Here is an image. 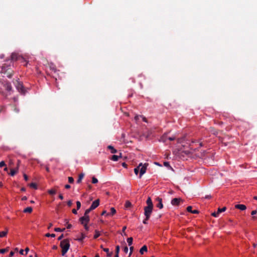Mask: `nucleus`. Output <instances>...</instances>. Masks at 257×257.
Wrapping results in <instances>:
<instances>
[{
    "mask_svg": "<svg viewBox=\"0 0 257 257\" xmlns=\"http://www.w3.org/2000/svg\"><path fill=\"white\" fill-rule=\"evenodd\" d=\"M2 84L5 89L7 91V92L6 93L4 91H0V94L6 98L9 95H11L12 94L14 90L12 85L9 81H4Z\"/></svg>",
    "mask_w": 257,
    "mask_h": 257,
    "instance_id": "1",
    "label": "nucleus"
},
{
    "mask_svg": "<svg viewBox=\"0 0 257 257\" xmlns=\"http://www.w3.org/2000/svg\"><path fill=\"white\" fill-rule=\"evenodd\" d=\"M147 165H148L147 164H145L143 165V164L141 163L139 164V165L137 167L135 168L134 172L136 175H138V174L139 173V172L140 171V175H139L140 178H141L142 177V176H143V175H144L146 173Z\"/></svg>",
    "mask_w": 257,
    "mask_h": 257,
    "instance_id": "2",
    "label": "nucleus"
},
{
    "mask_svg": "<svg viewBox=\"0 0 257 257\" xmlns=\"http://www.w3.org/2000/svg\"><path fill=\"white\" fill-rule=\"evenodd\" d=\"M60 247L62 248V255L63 256L68 251L70 247V243L69 240L67 239H64L60 242Z\"/></svg>",
    "mask_w": 257,
    "mask_h": 257,
    "instance_id": "3",
    "label": "nucleus"
},
{
    "mask_svg": "<svg viewBox=\"0 0 257 257\" xmlns=\"http://www.w3.org/2000/svg\"><path fill=\"white\" fill-rule=\"evenodd\" d=\"M15 86L18 90V91L21 93L22 94H25V90L24 89V86L20 81L17 80L16 81V82H14Z\"/></svg>",
    "mask_w": 257,
    "mask_h": 257,
    "instance_id": "4",
    "label": "nucleus"
},
{
    "mask_svg": "<svg viewBox=\"0 0 257 257\" xmlns=\"http://www.w3.org/2000/svg\"><path fill=\"white\" fill-rule=\"evenodd\" d=\"M2 72L9 78H11L14 74V71L13 70L10 68H6L5 66H3L2 68Z\"/></svg>",
    "mask_w": 257,
    "mask_h": 257,
    "instance_id": "5",
    "label": "nucleus"
},
{
    "mask_svg": "<svg viewBox=\"0 0 257 257\" xmlns=\"http://www.w3.org/2000/svg\"><path fill=\"white\" fill-rule=\"evenodd\" d=\"M153 206H146L144 208V214L147 219H149L152 214Z\"/></svg>",
    "mask_w": 257,
    "mask_h": 257,
    "instance_id": "6",
    "label": "nucleus"
},
{
    "mask_svg": "<svg viewBox=\"0 0 257 257\" xmlns=\"http://www.w3.org/2000/svg\"><path fill=\"white\" fill-rule=\"evenodd\" d=\"M89 216L85 215H84L83 216L79 218V221L82 224L84 223H88L89 222Z\"/></svg>",
    "mask_w": 257,
    "mask_h": 257,
    "instance_id": "7",
    "label": "nucleus"
},
{
    "mask_svg": "<svg viewBox=\"0 0 257 257\" xmlns=\"http://www.w3.org/2000/svg\"><path fill=\"white\" fill-rule=\"evenodd\" d=\"M181 201H182V200L181 198H175L172 200L171 204L174 206L179 205Z\"/></svg>",
    "mask_w": 257,
    "mask_h": 257,
    "instance_id": "8",
    "label": "nucleus"
},
{
    "mask_svg": "<svg viewBox=\"0 0 257 257\" xmlns=\"http://www.w3.org/2000/svg\"><path fill=\"white\" fill-rule=\"evenodd\" d=\"M156 200L158 202V203L156 204V207L160 209H162L163 207L162 198L157 197Z\"/></svg>",
    "mask_w": 257,
    "mask_h": 257,
    "instance_id": "9",
    "label": "nucleus"
},
{
    "mask_svg": "<svg viewBox=\"0 0 257 257\" xmlns=\"http://www.w3.org/2000/svg\"><path fill=\"white\" fill-rule=\"evenodd\" d=\"M99 200L97 199L92 202V203L90 207L92 210H93V209H95L96 207H97L99 206Z\"/></svg>",
    "mask_w": 257,
    "mask_h": 257,
    "instance_id": "10",
    "label": "nucleus"
},
{
    "mask_svg": "<svg viewBox=\"0 0 257 257\" xmlns=\"http://www.w3.org/2000/svg\"><path fill=\"white\" fill-rule=\"evenodd\" d=\"M235 208L240 210H244L246 209V206L243 204H236L235 205Z\"/></svg>",
    "mask_w": 257,
    "mask_h": 257,
    "instance_id": "11",
    "label": "nucleus"
},
{
    "mask_svg": "<svg viewBox=\"0 0 257 257\" xmlns=\"http://www.w3.org/2000/svg\"><path fill=\"white\" fill-rule=\"evenodd\" d=\"M11 57L12 60L16 61V60H18V59L19 58V56L18 55V54L17 53H13L12 54Z\"/></svg>",
    "mask_w": 257,
    "mask_h": 257,
    "instance_id": "12",
    "label": "nucleus"
},
{
    "mask_svg": "<svg viewBox=\"0 0 257 257\" xmlns=\"http://www.w3.org/2000/svg\"><path fill=\"white\" fill-rule=\"evenodd\" d=\"M85 237H86V235L84 233L81 232L80 233V237H78L76 239V240H78L79 241H82Z\"/></svg>",
    "mask_w": 257,
    "mask_h": 257,
    "instance_id": "13",
    "label": "nucleus"
},
{
    "mask_svg": "<svg viewBox=\"0 0 257 257\" xmlns=\"http://www.w3.org/2000/svg\"><path fill=\"white\" fill-rule=\"evenodd\" d=\"M146 203L147 206H153V204L151 197H149L147 200Z\"/></svg>",
    "mask_w": 257,
    "mask_h": 257,
    "instance_id": "14",
    "label": "nucleus"
},
{
    "mask_svg": "<svg viewBox=\"0 0 257 257\" xmlns=\"http://www.w3.org/2000/svg\"><path fill=\"white\" fill-rule=\"evenodd\" d=\"M18 172V168L17 167L16 169H12L11 170L10 175L12 176H14Z\"/></svg>",
    "mask_w": 257,
    "mask_h": 257,
    "instance_id": "15",
    "label": "nucleus"
},
{
    "mask_svg": "<svg viewBox=\"0 0 257 257\" xmlns=\"http://www.w3.org/2000/svg\"><path fill=\"white\" fill-rule=\"evenodd\" d=\"M145 251H147V246L146 245L143 246L140 250V252L141 254H143Z\"/></svg>",
    "mask_w": 257,
    "mask_h": 257,
    "instance_id": "16",
    "label": "nucleus"
},
{
    "mask_svg": "<svg viewBox=\"0 0 257 257\" xmlns=\"http://www.w3.org/2000/svg\"><path fill=\"white\" fill-rule=\"evenodd\" d=\"M84 174L83 173H81L79 175L78 179L77 180V183L79 184L81 182L82 180L84 177Z\"/></svg>",
    "mask_w": 257,
    "mask_h": 257,
    "instance_id": "17",
    "label": "nucleus"
},
{
    "mask_svg": "<svg viewBox=\"0 0 257 257\" xmlns=\"http://www.w3.org/2000/svg\"><path fill=\"white\" fill-rule=\"evenodd\" d=\"M33 211V208L32 207H28L27 208H26L25 209H24V210H23V212L24 213H31Z\"/></svg>",
    "mask_w": 257,
    "mask_h": 257,
    "instance_id": "18",
    "label": "nucleus"
},
{
    "mask_svg": "<svg viewBox=\"0 0 257 257\" xmlns=\"http://www.w3.org/2000/svg\"><path fill=\"white\" fill-rule=\"evenodd\" d=\"M107 148L108 149L110 150V151H111V153H112V154H115L116 153H117V150L116 149H115L113 147H112V146H108L107 147Z\"/></svg>",
    "mask_w": 257,
    "mask_h": 257,
    "instance_id": "19",
    "label": "nucleus"
},
{
    "mask_svg": "<svg viewBox=\"0 0 257 257\" xmlns=\"http://www.w3.org/2000/svg\"><path fill=\"white\" fill-rule=\"evenodd\" d=\"M103 250L107 253V257H111V255L112 254V252H109V249L108 248H103Z\"/></svg>",
    "mask_w": 257,
    "mask_h": 257,
    "instance_id": "20",
    "label": "nucleus"
},
{
    "mask_svg": "<svg viewBox=\"0 0 257 257\" xmlns=\"http://www.w3.org/2000/svg\"><path fill=\"white\" fill-rule=\"evenodd\" d=\"M120 157H121V155L117 156V155H113L112 156V157L111 158V160L113 161H117L118 160V158H120Z\"/></svg>",
    "mask_w": 257,
    "mask_h": 257,
    "instance_id": "21",
    "label": "nucleus"
},
{
    "mask_svg": "<svg viewBox=\"0 0 257 257\" xmlns=\"http://www.w3.org/2000/svg\"><path fill=\"white\" fill-rule=\"evenodd\" d=\"M8 230H7L6 231L0 232V237L6 236L8 234Z\"/></svg>",
    "mask_w": 257,
    "mask_h": 257,
    "instance_id": "22",
    "label": "nucleus"
},
{
    "mask_svg": "<svg viewBox=\"0 0 257 257\" xmlns=\"http://www.w3.org/2000/svg\"><path fill=\"white\" fill-rule=\"evenodd\" d=\"M226 209V208L225 207H223L222 208H218V210H217V213L218 214V215L221 213V212H223L224 211H225Z\"/></svg>",
    "mask_w": 257,
    "mask_h": 257,
    "instance_id": "23",
    "label": "nucleus"
},
{
    "mask_svg": "<svg viewBox=\"0 0 257 257\" xmlns=\"http://www.w3.org/2000/svg\"><path fill=\"white\" fill-rule=\"evenodd\" d=\"M133 241V238L132 237L127 238V242L129 246H131L132 244Z\"/></svg>",
    "mask_w": 257,
    "mask_h": 257,
    "instance_id": "24",
    "label": "nucleus"
},
{
    "mask_svg": "<svg viewBox=\"0 0 257 257\" xmlns=\"http://www.w3.org/2000/svg\"><path fill=\"white\" fill-rule=\"evenodd\" d=\"M115 213H116V210H115V209L114 208H113V207H111L110 208V213H109V215H113Z\"/></svg>",
    "mask_w": 257,
    "mask_h": 257,
    "instance_id": "25",
    "label": "nucleus"
},
{
    "mask_svg": "<svg viewBox=\"0 0 257 257\" xmlns=\"http://www.w3.org/2000/svg\"><path fill=\"white\" fill-rule=\"evenodd\" d=\"M100 234L98 230H96L95 231V234L94 235V239L97 238V237H98L100 236Z\"/></svg>",
    "mask_w": 257,
    "mask_h": 257,
    "instance_id": "26",
    "label": "nucleus"
},
{
    "mask_svg": "<svg viewBox=\"0 0 257 257\" xmlns=\"http://www.w3.org/2000/svg\"><path fill=\"white\" fill-rule=\"evenodd\" d=\"M65 230V228H55L54 230L56 232H63Z\"/></svg>",
    "mask_w": 257,
    "mask_h": 257,
    "instance_id": "27",
    "label": "nucleus"
},
{
    "mask_svg": "<svg viewBox=\"0 0 257 257\" xmlns=\"http://www.w3.org/2000/svg\"><path fill=\"white\" fill-rule=\"evenodd\" d=\"M48 193L50 194V195H54L55 194H56V191L55 190L53 189H50L48 191Z\"/></svg>",
    "mask_w": 257,
    "mask_h": 257,
    "instance_id": "28",
    "label": "nucleus"
},
{
    "mask_svg": "<svg viewBox=\"0 0 257 257\" xmlns=\"http://www.w3.org/2000/svg\"><path fill=\"white\" fill-rule=\"evenodd\" d=\"M131 206H132V204L130 201H126V202L125 203V208H129Z\"/></svg>",
    "mask_w": 257,
    "mask_h": 257,
    "instance_id": "29",
    "label": "nucleus"
},
{
    "mask_svg": "<svg viewBox=\"0 0 257 257\" xmlns=\"http://www.w3.org/2000/svg\"><path fill=\"white\" fill-rule=\"evenodd\" d=\"M92 209L90 207L89 208L86 209L85 211V213H84V215H87V216H89L88 215V214L89 213V212L92 211Z\"/></svg>",
    "mask_w": 257,
    "mask_h": 257,
    "instance_id": "30",
    "label": "nucleus"
},
{
    "mask_svg": "<svg viewBox=\"0 0 257 257\" xmlns=\"http://www.w3.org/2000/svg\"><path fill=\"white\" fill-rule=\"evenodd\" d=\"M98 182V180L94 177H93L92 178V183L93 184L97 183Z\"/></svg>",
    "mask_w": 257,
    "mask_h": 257,
    "instance_id": "31",
    "label": "nucleus"
},
{
    "mask_svg": "<svg viewBox=\"0 0 257 257\" xmlns=\"http://www.w3.org/2000/svg\"><path fill=\"white\" fill-rule=\"evenodd\" d=\"M45 236L47 237H55V234L54 233L50 234L49 233H48L46 234Z\"/></svg>",
    "mask_w": 257,
    "mask_h": 257,
    "instance_id": "32",
    "label": "nucleus"
},
{
    "mask_svg": "<svg viewBox=\"0 0 257 257\" xmlns=\"http://www.w3.org/2000/svg\"><path fill=\"white\" fill-rule=\"evenodd\" d=\"M68 182L69 183H73L74 182V179L72 177H69L68 178Z\"/></svg>",
    "mask_w": 257,
    "mask_h": 257,
    "instance_id": "33",
    "label": "nucleus"
},
{
    "mask_svg": "<svg viewBox=\"0 0 257 257\" xmlns=\"http://www.w3.org/2000/svg\"><path fill=\"white\" fill-rule=\"evenodd\" d=\"M9 250L8 248L0 249V252L2 253H4Z\"/></svg>",
    "mask_w": 257,
    "mask_h": 257,
    "instance_id": "34",
    "label": "nucleus"
},
{
    "mask_svg": "<svg viewBox=\"0 0 257 257\" xmlns=\"http://www.w3.org/2000/svg\"><path fill=\"white\" fill-rule=\"evenodd\" d=\"M76 205H77V209L78 210L81 207V203L80 201H77L76 202Z\"/></svg>",
    "mask_w": 257,
    "mask_h": 257,
    "instance_id": "35",
    "label": "nucleus"
},
{
    "mask_svg": "<svg viewBox=\"0 0 257 257\" xmlns=\"http://www.w3.org/2000/svg\"><path fill=\"white\" fill-rule=\"evenodd\" d=\"M119 246L117 245L115 247V254H119Z\"/></svg>",
    "mask_w": 257,
    "mask_h": 257,
    "instance_id": "36",
    "label": "nucleus"
},
{
    "mask_svg": "<svg viewBox=\"0 0 257 257\" xmlns=\"http://www.w3.org/2000/svg\"><path fill=\"white\" fill-rule=\"evenodd\" d=\"M30 186L32 188L37 189V185L34 183H32L30 184Z\"/></svg>",
    "mask_w": 257,
    "mask_h": 257,
    "instance_id": "37",
    "label": "nucleus"
},
{
    "mask_svg": "<svg viewBox=\"0 0 257 257\" xmlns=\"http://www.w3.org/2000/svg\"><path fill=\"white\" fill-rule=\"evenodd\" d=\"M164 165L165 166V167H168V168H171V167L170 166V164H169V163L168 162H165L164 163Z\"/></svg>",
    "mask_w": 257,
    "mask_h": 257,
    "instance_id": "38",
    "label": "nucleus"
},
{
    "mask_svg": "<svg viewBox=\"0 0 257 257\" xmlns=\"http://www.w3.org/2000/svg\"><path fill=\"white\" fill-rule=\"evenodd\" d=\"M192 206H188V207H187V211H188V212H191H191H192Z\"/></svg>",
    "mask_w": 257,
    "mask_h": 257,
    "instance_id": "39",
    "label": "nucleus"
},
{
    "mask_svg": "<svg viewBox=\"0 0 257 257\" xmlns=\"http://www.w3.org/2000/svg\"><path fill=\"white\" fill-rule=\"evenodd\" d=\"M82 224L84 225L85 229L88 231L89 230V226L87 225V223H84Z\"/></svg>",
    "mask_w": 257,
    "mask_h": 257,
    "instance_id": "40",
    "label": "nucleus"
},
{
    "mask_svg": "<svg viewBox=\"0 0 257 257\" xmlns=\"http://www.w3.org/2000/svg\"><path fill=\"white\" fill-rule=\"evenodd\" d=\"M212 215L215 217H217L219 215H218L217 212H214L212 213Z\"/></svg>",
    "mask_w": 257,
    "mask_h": 257,
    "instance_id": "41",
    "label": "nucleus"
},
{
    "mask_svg": "<svg viewBox=\"0 0 257 257\" xmlns=\"http://www.w3.org/2000/svg\"><path fill=\"white\" fill-rule=\"evenodd\" d=\"M5 166H6V164L4 161H2L0 162V167L1 168H2V167H4Z\"/></svg>",
    "mask_w": 257,
    "mask_h": 257,
    "instance_id": "42",
    "label": "nucleus"
},
{
    "mask_svg": "<svg viewBox=\"0 0 257 257\" xmlns=\"http://www.w3.org/2000/svg\"><path fill=\"white\" fill-rule=\"evenodd\" d=\"M142 117V115H136L135 117V120L136 121H137L139 119L140 117Z\"/></svg>",
    "mask_w": 257,
    "mask_h": 257,
    "instance_id": "43",
    "label": "nucleus"
},
{
    "mask_svg": "<svg viewBox=\"0 0 257 257\" xmlns=\"http://www.w3.org/2000/svg\"><path fill=\"white\" fill-rule=\"evenodd\" d=\"M105 214H106L107 216L109 215V213H107L105 210H104V211H102V212L101 213V215H105Z\"/></svg>",
    "mask_w": 257,
    "mask_h": 257,
    "instance_id": "44",
    "label": "nucleus"
},
{
    "mask_svg": "<svg viewBox=\"0 0 257 257\" xmlns=\"http://www.w3.org/2000/svg\"><path fill=\"white\" fill-rule=\"evenodd\" d=\"M23 176H24V179L26 181H28V176L26 174H24Z\"/></svg>",
    "mask_w": 257,
    "mask_h": 257,
    "instance_id": "45",
    "label": "nucleus"
},
{
    "mask_svg": "<svg viewBox=\"0 0 257 257\" xmlns=\"http://www.w3.org/2000/svg\"><path fill=\"white\" fill-rule=\"evenodd\" d=\"M191 213L193 214H198L199 213V211L198 210H192Z\"/></svg>",
    "mask_w": 257,
    "mask_h": 257,
    "instance_id": "46",
    "label": "nucleus"
},
{
    "mask_svg": "<svg viewBox=\"0 0 257 257\" xmlns=\"http://www.w3.org/2000/svg\"><path fill=\"white\" fill-rule=\"evenodd\" d=\"M128 247L127 246H125L123 248V251L124 252L127 253L128 251Z\"/></svg>",
    "mask_w": 257,
    "mask_h": 257,
    "instance_id": "47",
    "label": "nucleus"
},
{
    "mask_svg": "<svg viewBox=\"0 0 257 257\" xmlns=\"http://www.w3.org/2000/svg\"><path fill=\"white\" fill-rule=\"evenodd\" d=\"M133 249H134V247L133 246H131L130 247V255H131L133 251Z\"/></svg>",
    "mask_w": 257,
    "mask_h": 257,
    "instance_id": "48",
    "label": "nucleus"
},
{
    "mask_svg": "<svg viewBox=\"0 0 257 257\" xmlns=\"http://www.w3.org/2000/svg\"><path fill=\"white\" fill-rule=\"evenodd\" d=\"M149 219H147V217H146V218L143 220V223L146 224H148V222L147 221L149 220Z\"/></svg>",
    "mask_w": 257,
    "mask_h": 257,
    "instance_id": "49",
    "label": "nucleus"
},
{
    "mask_svg": "<svg viewBox=\"0 0 257 257\" xmlns=\"http://www.w3.org/2000/svg\"><path fill=\"white\" fill-rule=\"evenodd\" d=\"M256 213H257L256 210H253V211H251V215L253 216L254 215L256 214Z\"/></svg>",
    "mask_w": 257,
    "mask_h": 257,
    "instance_id": "50",
    "label": "nucleus"
},
{
    "mask_svg": "<svg viewBox=\"0 0 257 257\" xmlns=\"http://www.w3.org/2000/svg\"><path fill=\"white\" fill-rule=\"evenodd\" d=\"M175 139H176V138H175V137H169V138H168V140H170V141H174V140H175Z\"/></svg>",
    "mask_w": 257,
    "mask_h": 257,
    "instance_id": "51",
    "label": "nucleus"
},
{
    "mask_svg": "<svg viewBox=\"0 0 257 257\" xmlns=\"http://www.w3.org/2000/svg\"><path fill=\"white\" fill-rule=\"evenodd\" d=\"M72 204V201L71 200H69L67 202V205L69 206H71Z\"/></svg>",
    "mask_w": 257,
    "mask_h": 257,
    "instance_id": "52",
    "label": "nucleus"
},
{
    "mask_svg": "<svg viewBox=\"0 0 257 257\" xmlns=\"http://www.w3.org/2000/svg\"><path fill=\"white\" fill-rule=\"evenodd\" d=\"M63 237H64V235H63V234H61V235H60V236L58 238V239L59 240H61V239L63 238Z\"/></svg>",
    "mask_w": 257,
    "mask_h": 257,
    "instance_id": "53",
    "label": "nucleus"
},
{
    "mask_svg": "<svg viewBox=\"0 0 257 257\" xmlns=\"http://www.w3.org/2000/svg\"><path fill=\"white\" fill-rule=\"evenodd\" d=\"M72 212L73 213H74L75 214H77V210L75 209H73L72 210Z\"/></svg>",
    "mask_w": 257,
    "mask_h": 257,
    "instance_id": "54",
    "label": "nucleus"
},
{
    "mask_svg": "<svg viewBox=\"0 0 257 257\" xmlns=\"http://www.w3.org/2000/svg\"><path fill=\"white\" fill-rule=\"evenodd\" d=\"M70 187H71V186H70V185L66 184V185H65V188L66 189H69V188H70Z\"/></svg>",
    "mask_w": 257,
    "mask_h": 257,
    "instance_id": "55",
    "label": "nucleus"
},
{
    "mask_svg": "<svg viewBox=\"0 0 257 257\" xmlns=\"http://www.w3.org/2000/svg\"><path fill=\"white\" fill-rule=\"evenodd\" d=\"M71 227H72V225H71V224H69H69H68L67 225V228H68V229H70V228H71Z\"/></svg>",
    "mask_w": 257,
    "mask_h": 257,
    "instance_id": "56",
    "label": "nucleus"
},
{
    "mask_svg": "<svg viewBox=\"0 0 257 257\" xmlns=\"http://www.w3.org/2000/svg\"><path fill=\"white\" fill-rule=\"evenodd\" d=\"M143 119V120L145 122H147V119L145 117L143 116H142L141 117Z\"/></svg>",
    "mask_w": 257,
    "mask_h": 257,
    "instance_id": "57",
    "label": "nucleus"
},
{
    "mask_svg": "<svg viewBox=\"0 0 257 257\" xmlns=\"http://www.w3.org/2000/svg\"><path fill=\"white\" fill-rule=\"evenodd\" d=\"M14 252L13 251H11L10 253V256L12 257L14 255Z\"/></svg>",
    "mask_w": 257,
    "mask_h": 257,
    "instance_id": "58",
    "label": "nucleus"
},
{
    "mask_svg": "<svg viewBox=\"0 0 257 257\" xmlns=\"http://www.w3.org/2000/svg\"><path fill=\"white\" fill-rule=\"evenodd\" d=\"M211 195H206L205 197V198L206 199H210L211 198Z\"/></svg>",
    "mask_w": 257,
    "mask_h": 257,
    "instance_id": "59",
    "label": "nucleus"
},
{
    "mask_svg": "<svg viewBox=\"0 0 257 257\" xmlns=\"http://www.w3.org/2000/svg\"><path fill=\"white\" fill-rule=\"evenodd\" d=\"M59 198L61 199V200H63V196L62 194H60L59 195Z\"/></svg>",
    "mask_w": 257,
    "mask_h": 257,
    "instance_id": "60",
    "label": "nucleus"
},
{
    "mask_svg": "<svg viewBox=\"0 0 257 257\" xmlns=\"http://www.w3.org/2000/svg\"><path fill=\"white\" fill-rule=\"evenodd\" d=\"M65 225H67L68 224H69V221L68 219H65Z\"/></svg>",
    "mask_w": 257,
    "mask_h": 257,
    "instance_id": "61",
    "label": "nucleus"
},
{
    "mask_svg": "<svg viewBox=\"0 0 257 257\" xmlns=\"http://www.w3.org/2000/svg\"><path fill=\"white\" fill-rule=\"evenodd\" d=\"M27 199V197L26 196H24L22 198V200H26Z\"/></svg>",
    "mask_w": 257,
    "mask_h": 257,
    "instance_id": "62",
    "label": "nucleus"
},
{
    "mask_svg": "<svg viewBox=\"0 0 257 257\" xmlns=\"http://www.w3.org/2000/svg\"><path fill=\"white\" fill-rule=\"evenodd\" d=\"M20 253L21 254L23 255L24 254V250L23 249H21L20 251Z\"/></svg>",
    "mask_w": 257,
    "mask_h": 257,
    "instance_id": "63",
    "label": "nucleus"
},
{
    "mask_svg": "<svg viewBox=\"0 0 257 257\" xmlns=\"http://www.w3.org/2000/svg\"><path fill=\"white\" fill-rule=\"evenodd\" d=\"M29 248L28 247H26V248H25V251H26V254L28 253V252L29 251Z\"/></svg>",
    "mask_w": 257,
    "mask_h": 257,
    "instance_id": "64",
    "label": "nucleus"
}]
</instances>
